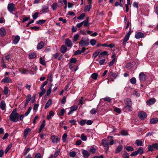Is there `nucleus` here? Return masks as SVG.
<instances>
[{
	"label": "nucleus",
	"mask_w": 158,
	"mask_h": 158,
	"mask_svg": "<svg viewBox=\"0 0 158 158\" xmlns=\"http://www.w3.org/2000/svg\"><path fill=\"white\" fill-rule=\"evenodd\" d=\"M89 40L87 38L82 37L79 43V45L82 47H87L89 45Z\"/></svg>",
	"instance_id": "nucleus-1"
},
{
	"label": "nucleus",
	"mask_w": 158,
	"mask_h": 158,
	"mask_svg": "<svg viewBox=\"0 0 158 158\" xmlns=\"http://www.w3.org/2000/svg\"><path fill=\"white\" fill-rule=\"evenodd\" d=\"M19 114H13V113L10 114L9 116L10 120L11 121L16 122L19 120Z\"/></svg>",
	"instance_id": "nucleus-2"
},
{
	"label": "nucleus",
	"mask_w": 158,
	"mask_h": 158,
	"mask_svg": "<svg viewBox=\"0 0 158 158\" xmlns=\"http://www.w3.org/2000/svg\"><path fill=\"white\" fill-rule=\"evenodd\" d=\"M130 30L126 34L125 37L123 39V44L124 46V48L125 47L126 44V42L129 40L130 36L131 34V28H130Z\"/></svg>",
	"instance_id": "nucleus-3"
},
{
	"label": "nucleus",
	"mask_w": 158,
	"mask_h": 158,
	"mask_svg": "<svg viewBox=\"0 0 158 158\" xmlns=\"http://www.w3.org/2000/svg\"><path fill=\"white\" fill-rule=\"evenodd\" d=\"M7 9L8 11L12 13L15 9V6L14 4L13 3H11L8 4L7 6Z\"/></svg>",
	"instance_id": "nucleus-4"
},
{
	"label": "nucleus",
	"mask_w": 158,
	"mask_h": 158,
	"mask_svg": "<svg viewBox=\"0 0 158 158\" xmlns=\"http://www.w3.org/2000/svg\"><path fill=\"white\" fill-rule=\"evenodd\" d=\"M132 105H125L123 109L124 112L130 111L132 110Z\"/></svg>",
	"instance_id": "nucleus-5"
},
{
	"label": "nucleus",
	"mask_w": 158,
	"mask_h": 158,
	"mask_svg": "<svg viewBox=\"0 0 158 158\" xmlns=\"http://www.w3.org/2000/svg\"><path fill=\"white\" fill-rule=\"evenodd\" d=\"M138 116L142 120H143L147 117V114L145 112L142 111L139 113Z\"/></svg>",
	"instance_id": "nucleus-6"
},
{
	"label": "nucleus",
	"mask_w": 158,
	"mask_h": 158,
	"mask_svg": "<svg viewBox=\"0 0 158 158\" xmlns=\"http://www.w3.org/2000/svg\"><path fill=\"white\" fill-rule=\"evenodd\" d=\"M51 139L52 142L54 143H56L59 141L60 139L57 136L55 135H52L51 137Z\"/></svg>",
	"instance_id": "nucleus-7"
},
{
	"label": "nucleus",
	"mask_w": 158,
	"mask_h": 158,
	"mask_svg": "<svg viewBox=\"0 0 158 158\" xmlns=\"http://www.w3.org/2000/svg\"><path fill=\"white\" fill-rule=\"evenodd\" d=\"M139 77L141 81H144L146 79V76L143 73H140L139 75Z\"/></svg>",
	"instance_id": "nucleus-8"
},
{
	"label": "nucleus",
	"mask_w": 158,
	"mask_h": 158,
	"mask_svg": "<svg viewBox=\"0 0 158 158\" xmlns=\"http://www.w3.org/2000/svg\"><path fill=\"white\" fill-rule=\"evenodd\" d=\"M31 129L29 128H26L24 131L23 137L26 138L28 133L31 132Z\"/></svg>",
	"instance_id": "nucleus-9"
},
{
	"label": "nucleus",
	"mask_w": 158,
	"mask_h": 158,
	"mask_svg": "<svg viewBox=\"0 0 158 158\" xmlns=\"http://www.w3.org/2000/svg\"><path fill=\"white\" fill-rule=\"evenodd\" d=\"M0 107L1 109L3 110H6V104L5 102L3 101H2L0 104Z\"/></svg>",
	"instance_id": "nucleus-10"
},
{
	"label": "nucleus",
	"mask_w": 158,
	"mask_h": 158,
	"mask_svg": "<svg viewBox=\"0 0 158 158\" xmlns=\"http://www.w3.org/2000/svg\"><path fill=\"white\" fill-rule=\"evenodd\" d=\"M65 44L68 47H71L72 46V42L69 39L65 40Z\"/></svg>",
	"instance_id": "nucleus-11"
},
{
	"label": "nucleus",
	"mask_w": 158,
	"mask_h": 158,
	"mask_svg": "<svg viewBox=\"0 0 158 158\" xmlns=\"http://www.w3.org/2000/svg\"><path fill=\"white\" fill-rule=\"evenodd\" d=\"M77 106H72L70 108V110L68 113V115H70L71 114L73 113V111H76L77 110Z\"/></svg>",
	"instance_id": "nucleus-12"
},
{
	"label": "nucleus",
	"mask_w": 158,
	"mask_h": 158,
	"mask_svg": "<svg viewBox=\"0 0 158 158\" xmlns=\"http://www.w3.org/2000/svg\"><path fill=\"white\" fill-rule=\"evenodd\" d=\"M156 102V99L154 98L149 99L147 101V103L148 105H150Z\"/></svg>",
	"instance_id": "nucleus-13"
},
{
	"label": "nucleus",
	"mask_w": 158,
	"mask_h": 158,
	"mask_svg": "<svg viewBox=\"0 0 158 158\" xmlns=\"http://www.w3.org/2000/svg\"><path fill=\"white\" fill-rule=\"evenodd\" d=\"M124 103L125 105H132V103L131 99L127 98L125 99Z\"/></svg>",
	"instance_id": "nucleus-14"
},
{
	"label": "nucleus",
	"mask_w": 158,
	"mask_h": 158,
	"mask_svg": "<svg viewBox=\"0 0 158 158\" xmlns=\"http://www.w3.org/2000/svg\"><path fill=\"white\" fill-rule=\"evenodd\" d=\"M106 139H105L102 140V142L103 146L107 148V150L109 148V143L106 141Z\"/></svg>",
	"instance_id": "nucleus-15"
},
{
	"label": "nucleus",
	"mask_w": 158,
	"mask_h": 158,
	"mask_svg": "<svg viewBox=\"0 0 158 158\" xmlns=\"http://www.w3.org/2000/svg\"><path fill=\"white\" fill-rule=\"evenodd\" d=\"M108 74L110 77H112L114 78H115L118 75L117 73H113L112 71L109 72Z\"/></svg>",
	"instance_id": "nucleus-16"
},
{
	"label": "nucleus",
	"mask_w": 158,
	"mask_h": 158,
	"mask_svg": "<svg viewBox=\"0 0 158 158\" xmlns=\"http://www.w3.org/2000/svg\"><path fill=\"white\" fill-rule=\"evenodd\" d=\"M52 100L51 99H49L46 103L44 106V109H47L52 104Z\"/></svg>",
	"instance_id": "nucleus-17"
},
{
	"label": "nucleus",
	"mask_w": 158,
	"mask_h": 158,
	"mask_svg": "<svg viewBox=\"0 0 158 158\" xmlns=\"http://www.w3.org/2000/svg\"><path fill=\"white\" fill-rule=\"evenodd\" d=\"M82 154L83 155V156L85 158H88L90 155L89 153L87 151L83 150L82 151Z\"/></svg>",
	"instance_id": "nucleus-18"
},
{
	"label": "nucleus",
	"mask_w": 158,
	"mask_h": 158,
	"mask_svg": "<svg viewBox=\"0 0 158 158\" xmlns=\"http://www.w3.org/2000/svg\"><path fill=\"white\" fill-rule=\"evenodd\" d=\"M2 81L4 83H11L12 81L9 77H6L3 78L2 80Z\"/></svg>",
	"instance_id": "nucleus-19"
},
{
	"label": "nucleus",
	"mask_w": 158,
	"mask_h": 158,
	"mask_svg": "<svg viewBox=\"0 0 158 158\" xmlns=\"http://www.w3.org/2000/svg\"><path fill=\"white\" fill-rule=\"evenodd\" d=\"M144 34L141 32H139L136 33L135 35V37L137 39H139L140 38L143 37Z\"/></svg>",
	"instance_id": "nucleus-20"
},
{
	"label": "nucleus",
	"mask_w": 158,
	"mask_h": 158,
	"mask_svg": "<svg viewBox=\"0 0 158 158\" xmlns=\"http://www.w3.org/2000/svg\"><path fill=\"white\" fill-rule=\"evenodd\" d=\"M123 148V146L121 145H119L115 150V153H117L120 152L122 150Z\"/></svg>",
	"instance_id": "nucleus-21"
},
{
	"label": "nucleus",
	"mask_w": 158,
	"mask_h": 158,
	"mask_svg": "<svg viewBox=\"0 0 158 158\" xmlns=\"http://www.w3.org/2000/svg\"><path fill=\"white\" fill-rule=\"evenodd\" d=\"M20 37L19 35L15 36L14 39L13 40V42L15 44H17L19 41Z\"/></svg>",
	"instance_id": "nucleus-22"
},
{
	"label": "nucleus",
	"mask_w": 158,
	"mask_h": 158,
	"mask_svg": "<svg viewBox=\"0 0 158 158\" xmlns=\"http://www.w3.org/2000/svg\"><path fill=\"white\" fill-rule=\"evenodd\" d=\"M67 48L65 45H62L60 48V52L63 53H65L67 51Z\"/></svg>",
	"instance_id": "nucleus-23"
},
{
	"label": "nucleus",
	"mask_w": 158,
	"mask_h": 158,
	"mask_svg": "<svg viewBox=\"0 0 158 158\" xmlns=\"http://www.w3.org/2000/svg\"><path fill=\"white\" fill-rule=\"evenodd\" d=\"M6 34V31L4 28H1L0 29V34L2 36H4Z\"/></svg>",
	"instance_id": "nucleus-24"
},
{
	"label": "nucleus",
	"mask_w": 158,
	"mask_h": 158,
	"mask_svg": "<svg viewBox=\"0 0 158 158\" xmlns=\"http://www.w3.org/2000/svg\"><path fill=\"white\" fill-rule=\"evenodd\" d=\"M88 19L89 18L88 17L85 20L82 22V24H83L84 26L85 27H87L89 26V23Z\"/></svg>",
	"instance_id": "nucleus-25"
},
{
	"label": "nucleus",
	"mask_w": 158,
	"mask_h": 158,
	"mask_svg": "<svg viewBox=\"0 0 158 158\" xmlns=\"http://www.w3.org/2000/svg\"><path fill=\"white\" fill-rule=\"evenodd\" d=\"M39 60L40 63V64L43 65H46V62L44 59L42 57H41L40 58Z\"/></svg>",
	"instance_id": "nucleus-26"
},
{
	"label": "nucleus",
	"mask_w": 158,
	"mask_h": 158,
	"mask_svg": "<svg viewBox=\"0 0 158 158\" xmlns=\"http://www.w3.org/2000/svg\"><path fill=\"white\" fill-rule=\"evenodd\" d=\"M48 6H47L44 5L42 6V9L41 11L43 12H47V10H48Z\"/></svg>",
	"instance_id": "nucleus-27"
},
{
	"label": "nucleus",
	"mask_w": 158,
	"mask_h": 158,
	"mask_svg": "<svg viewBox=\"0 0 158 158\" xmlns=\"http://www.w3.org/2000/svg\"><path fill=\"white\" fill-rule=\"evenodd\" d=\"M44 43L43 42H40L39 43L37 46V48L38 49H41L44 46Z\"/></svg>",
	"instance_id": "nucleus-28"
},
{
	"label": "nucleus",
	"mask_w": 158,
	"mask_h": 158,
	"mask_svg": "<svg viewBox=\"0 0 158 158\" xmlns=\"http://www.w3.org/2000/svg\"><path fill=\"white\" fill-rule=\"evenodd\" d=\"M79 35L78 34L75 35L73 39V42L75 43L77 40L79 39Z\"/></svg>",
	"instance_id": "nucleus-29"
},
{
	"label": "nucleus",
	"mask_w": 158,
	"mask_h": 158,
	"mask_svg": "<svg viewBox=\"0 0 158 158\" xmlns=\"http://www.w3.org/2000/svg\"><path fill=\"white\" fill-rule=\"evenodd\" d=\"M91 8V5H86L85 8L84 10L85 12L89 11L90 10Z\"/></svg>",
	"instance_id": "nucleus-30"
},
{
	"label": "nucleus",
	"mask_w": 158,
	"mask_h": 158,
	"mask_svg": "<svg viewBox=\"0 0 158 158\" xmlns=\"http://www.w3.org/2000/svg\"><path fill=\"white\" fill-rule=\"evenodd\" d=\"M98 76V75L97 73H94L91 75V77L93 79L96 80Z\"/></svg>",
	"instance_id": "nucleus-31"
},
{
	"label": "nucleus",
	"mask_w": 158,
	"mask_h": 158,
	"mask_svg": "<svg viewBox=\"0 0 158 158\" xmlns=\"http://www.w3.org/2000/svg\"><path fill=\"white\" fill-rule=\"evenodd\" d=\"M30 59H33L35 58L36 56V54L34 52H31L29 55Z\"/></svg>",
	"instance_id": "nucleus-32"
},
{
	"label": "nucleus",
	"mask_w": 158,
	"mask_h": 158,
	"mask_svg": "<svg viewBox=\"0 0 158 158\" xmlns=\"http://www.w3.org/2000/svg\"><path fill=\"white\" fill-rule=\"evenodd\" d=\"M54 115V112L52 111H50L49 112V115L47 116V119L48 120H49L52 118V116H53Z\"/></svg>",
	"instance_id": "nucleus-33"
},
{
	"label": "nucleus",
	"mask_w": 158,
	"mask_h": 158,
	"mask_svg": "<svg viewBox=\"0 0 158 158\" xmlns=\"http://www.w3.org/2000/svg\"><path fill=\"white\" fill-rule=\"evenodd\" d=\"M158 121V119L157 118H153L151 119L150 123L151 124H154L156 123Z\"/></svg>",
	"instance_id": "nucleus-34"
},
{
	"label": "nucleus",
	"mask_w": 158,
	"mask_h": 158,
	"mask_svg": "<svg viewBox=\"0 0 158 158\" xmlns=\"http://www.w3.org/2000/svg\"><path fill=\"white\" fill-rule=\"evenodd\" d=\"M98 110L96 108H94L90 110V113L92 114H95L97 112Z\"/></svg>",
	"instance_id": "nucleus-35"
},
{
	"label": "nucleus",
	"mask_w": 158,
	"mask_h": 158,
	"mask_svg": "<svg viewBox=\"0 0 158 158\" xmlns=\"http://www.w3.org/2000/svg\"><path fill=\"white\" fill-rule=\"evenodd\" d=\"M137 151L138 152V154H139L140 155H141L143 152V150L142 148L140 147L137 149Z\"/></svg>",
	"instance_id": "nucleus-36"
},
{
	"label": "nucleus",
	"mask_w": 158,
	"mask_h": 158,
	"mask_svg": "<svg viewBox=\"0 0 158 158\" xmlns=\"http://www.w3.org/2000/svg\"><path fill=\"white\" fill-rule=\"evenodd\" d=\"M107 53V52L106 51H104L101 53L99 55L98 57L99 58H102V56H104L106 55Z\"/></svg>",
	"instance_id": "nucleus-37"
},
{
	"label": "nucleus",
	"mask_w": 158,
	"mask_h": 158,
	"mask_svg": "<svg viewBox=\"0 0 158 158\" xmlns=\"http://www.w3.org/2000/svg\"><path fill=\"white\" fill-rule=\"evenodd\" d=\"M12 57V54H8L7 55H6L5 56V58L7 60H9L11 59Z\"/></svg>",
	"instance_id": "nucleus-38"
},
{
	"label": "nucleus",
	"mask_w": 158,
	"mask_h": 158,
	"mask_svg": "<svg viewBox=\"0 0 158 158\" xmlns=\"http://www.w3.org/2000/svg\"><path fill=\"white\" fill-rule=\"evenodd\" d=\"M81 139L82 140L85 141L87 140V137L84 134H82L81 135Z\"/></svg>",
	"instance_id": "nucleus-39"
},
{
	"label": "nucleus",
	"mask_w": 158,
	"mask_h": 158,
	"mask_svg": "<svg viewBox=\"0 0 158 158\" xmlns=\"http://www.w3.org/2000/svg\"><path fill=\"white\" fill-rule=\"evenodd\" d=\"M39 13L38 12L35 13L32 15V17L34 19H35L38 17Z\"/></svg>",
	"instance_id": "nucleus-40"
},
{
	"label": "nucleus",
	"mask_w": 158,
	"mask_h": 158,
	"mask_svg": "<svg viewBox=\"0 0 158 158\" xmlns=\"http://www.w3.org/2000/svg\"><path fill=\"white\" fill-rule=\"evenodd\" d=\"M135 143L137 146H141L142 145L143 142L141 140H139L137 139L135 141Z\"/></svg>",
	"instance_id": "nucleus-41"
},
{
	"label": "nucleus",
	"mask_w": 158,
	"mask_h": 158,
	"mask_svg": "<svg viewBox=\"0 0 158 158\" xmlns=\"http://www.w3.org/2000/svg\"><path fill=\"white\" fill-rule=\"evenodd\" d=\"M69 155L71 157H74L76 156V153L74 151L70 152H69Z\"/></svg>",
	"instance_id": "nucleus-42"
},
{
	"label": "nucleus",
	"mask_w": 158,
	"mask_h": 158,
	"mask_svg": "<svg viewBox=\"0 0 158 158\" xmlns=\"http://www.w3.org/2000/svg\"><path fill=\"white\" fill-rule=\"evenodd\" d=\"M12 144H10L7 147L6 149H5V153L6 154L8 152L9 150L12 147Z\"/></svg>",
	"instance_id": "nucleus-43"
},
{
	"label": "nucleus",
	"mask_w": 158,
	"mask_h": 158,
	"mask_svg": "<svg viewBox=\"0 0 158 158\" xmlns=\"http://www.w3.org/2000/svg\"><path fill=\"white\" fill-rule=\"evenodd\" d=\"M58 6L57 4L56 3H54L52 5V7L53 10H55Z\"/></svg>",
	"instance_id": "nucleus-44"
},
{
	"label": "nucleus",
	"mask_w": 158,
	"mask_h": 158,
	"mask_svg": "<svg viewBox=\"0 0 158 158\" xmlns=\"http://www.w3.org/2000/svg\"><path fill=\"white\" fill-rule=\"evenodd\" d=\"M90 43L91 45L94 46L96 44V41L94 39H92L90 41Z\"/></svg>",
	"instance_id": "nucleus-45"
},
{
	"label": "nucleus",
	"mask_w": 158,
	"mask_h": 158,
	"mask_svg": "<svg viewBox=\"0 0 158 158\" xmlns=\"http://www.w3.org/2000/svg\"><path fill=\"white\" fill-rule=\"evenodd\" d=\"M126 150L128 151H134V149L131 146H129L126 148Z\"/></svg>",
	"instance_id": "nucleus-46"
},
{
	"label": "nucleus",
	"mask_w": 158,
	"mask_h": 158,
	"mask_svg": "<svg viewBox=\"0 0 158 158\" xmlns=\"http://www.w3.org/2000/svg\"><path fill=\"white\" fill-rule=\"evenodd\" d=\"M8 87L5 86L4 87V90L3 91V93L4 94L7 95L8 94Z\"/></svg>",
	"instance_id": "nucleus-47"
},
{
	"label": "nucleus",
	"mask_w": 158,
	"mask_h": 158,
	"mask_svg": "<svg viewBox=\"0 0 158 158\" xmlns=\"http://www.w3.org/2000/svg\"><path fill=\"white\" fill-rule=\"evenodd\" d=\"M46 21V20H40L37 21L36 23L38 24H42L44 23Z\"/></svg>",
	"instance_id": "nucleus-48"
},
{
	"label": "nucleus",
	"mask_w": 158,
	"mask_h": 158,
	"mask_svg": "<svg viewBox=\"0 0 158 158\" xmlns=\"http://www.w3.org/2000/svg\"><path fill=\"white\" fill-rule=\"evenodd\" d=\"M123 158H129V154L127 152H125L123 155Z\"/></svg>",
	"instance_id": "nucleus-49"
},
{
	"label": "nucleus",
	"mask_w": 158,
	"mask_h": 158,
	"mask_svg": "<svg viewBox=\"0 0 158 158\" xmlns=\"http://www.w3.org/2000/svg\"><path fill=\"white\" fill-rule=\"evenodd\" d=\"M130 82L131 83L134 84L136 82V80L135 78L133 77L130 79Z\"/></svg>",
	"instance_id": "nucleus-50"
},
{
	"label": "nucleus",
	"mask_w": 158,
	"mask_h": 158,
	"mask_svg": "<svg viewBox=\"0 0 158 158\" xmlns=\"http://www.w3.org/2000/svg\"><path fill=\"white\" fill-rule=\"evenodd\" d=\"M31 95L29 94L26 97V101L27 102H29L31 100Z\"/></svg>",
	"instance_id": "nucleus-51"
},
{
	"label": "nucleus",
	"mask_w": 158,
	"mask_h": 158,
	"mask_svg": "<svg viewBox=\"0 0 158 158\" xmlns=\"http://www.w3.org/2000/svg\"><path fill=\"white\" fill-rule=\"evenodd\" d=\"M24 16V17L23 18V20L22 21V22L23 23H24L27 21L30 18V16L29 17H26L25 16Z\"/></svg>",
	"instance_id": "nucleus-52"
},
{
	"label": "nucleus",
	"mask_w": 158,
	"mask_h": 158,
	"mask_svg": "<svg viewBox=\"0 0 158 158\" xmlns=\"http://www.w3.org/2000/svg\"><path fill=\"white\" fill-rule=\"evenodd\" d=\"M69 122L71 123L72 125H77V121L75 120H71L69 121Z\"/></svg>",
	"instance_id": "nucleus-53"
},
{
	"label": "nucleus",
	"mask_w": 158,
	"mask_h": 158,
	"mask_svg": "<svg viewBox=\"0 0 158 158\" xmlns=\"http://www.w3.org/2000/svg\"><path fill=\"white\" fill-rule=\"evenodd\" d=\"M67 136V134L64 133L62 136V139L63 142H65Z\"/></svg>",
	"instance_id": "nucleus-54"
},
{
	"label": "nucleus",
	"mask_w": 158,
	"mask_h": 158,
	"mask_svg": "<svg viewBox=\"0 0 158 158\" xmlns=\"http://www.w3.org/2000/svg\"><path fill=\"white\" fill-rule=\"evenodd\" d=\"M85 16V13H83L81 14L79 16H78L77 19H83Z\"/></svg>",
	"instance_id": "nucleus-55"
},
{
	"label": "nucleus",
	"mask_w": 158,
	"mask_h": 158,
	"mask_svg": "<svg viewBox=\"0 0 158 158\" xmlns=\"http://www.w3.org/2000/svg\"><path fill=\"white\" fill-rule=\"evenodd\" d=\"M121 133L123 135H128L127 132L125 130H122Z\"/></svg>",
	"instance_id": "nucleus-56"
},
{
	"label": "nucleus",
	"mask_w": 158,
	"mask_h": 158,
	"mask_svg": "<svg viewBox=\"0 0 158 158\" xmlns=\"http://www.w3.org/2000/svg\"><path fill=\"white\" fill-rule=\"evenodd\" d=\"M152 146L153 147V149H155L157 150H158V143H155L153 144H152Z\"/></svg>",
	"instance_id": "nucleus-57"
},
{
	"label": "nucleus",
	"mask_w": 158,
	"mask_h": 158,
	"mask_svg": "<svg viewBox=\"0 0 158 158\" xmlns=\"http://www.w3.org/2000/svg\"><path fill=\"white\" fill-rule=\"evenodd\" d=\"M47 83H48V81H45L42 84V85H41V86L40 87V89H44V87L45 85H47Z\"/></svg>",
	"instance_id": "nucleus-58"
},
{
	"label": "nucleus",
	"mask_w": 158,
	"mask_h": 158,
	"mask_svg": "<svg viewBox=\"0 0 158 158\" xmlns=\"http://www.w3.org/2000/svg\"><path fill=\"white\" fill-rule=\"evenodd\" d=\"M148 148L149 151H154V149L152 144L149 145Z\"/></svg>",
	"instance_id": "nucleus-59"
},
{
	"label": "nucleus",
	"mask_w": 158,
	"mask_h": 158,
	"mask_svg": "<svg viewBox=\"0 0 158 158\" xmlns=\"http://www.w3.org/2000/svg\"><path fill=\"white\" fill-rule=\"evenodd\" d=\"M114 111L118 113H120L121 112V110L119 108H118L117 107H115L114 109Z\"/></svg>",
	"instance_id": "nucleus-60"
},
{
	"label": "nucleus",
	"mask_w": 158,
	"mask_h": 158,
	"mask_svg": "<svg viewBox=\"0 0 158 158\" xmlns=\"http://www.w3.org/2000/svg\"><path fill=\"white\" fill-rule=\"evenodd\" d=\"M86 122V120H82L80 121L79 123L80 125L81 126L84 125Z\"/></svg>",
	"instance_id": "nucleus-61"
},
{
	"label": "nucleus",
	"mask_w": 158,
	"mask_h": 158,
	"mask_svg": "<svg viewBox=\"0 0 158 158\" xmlns=\"http://www.w3.org/2000/svg\"><path fill=\"white\" fill-rule=\"evenodd\" d=\"M45 89H42V91L39 94V96L40 97H41L45 93Z\"/></svg>",
	"instance_id": "nucleus-62"
},
{
	"label": "nucleus",
	"mask_w": 158,
	"mask_h": 158,
	"mask_svg": "<svg viewBox=\"0 0 158 158\" xmlns=\"http://www.w3.org/2000/svg\"><path fill=\"white\" fill-rule=\"evenodd\" d=\"M64 109H61L60 112L59 113V115L61 116H63V115H64Z\"/></svg>",
	"instance_id": "nucleus-63"
},
{
	"label": "nucleus",
	"mask_w": 158,
	"mask_h": 158,
	"mask_svg": "<svg viewBox=\"0 0 158 158\" xmlns=\"http://www.w3.org/2000/svg\"><path fill=\"white\" fill-rule=\"evenodd\" d=\"M35 158H42L41 154L39 153H36L35 155Z\"/></svg>",
	"instance_id": "nucleus-64"
}]
</instances>
